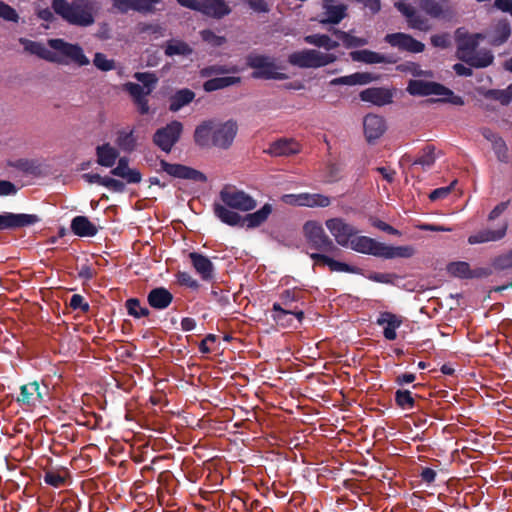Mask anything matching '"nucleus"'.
<instances>
[{"instance_id": "4", "label": "nucleus", "mask_w": 512, "mask_h": 512, "mask_svg": "<svg viewBox=\"0 0 512 512\" xmlns=\"http://www.w3.org/2000/svg\"><path fill=\"white\" fill-rule=\"evenodd\" d=\"M337 57L332 53L322 52L316 49H303L293 52L288 57V62L299 68H321L335 62Z\"/></svg>"}, {"instance_id": "60", "label": "nucleus", "mask_w": 512, "mask_h": 512, "mask_svg": "<svg viewBox=\"0 0 512 512\" xmlns=\"http://www.w3.org/2000/svg\"><path fill=\"white\" fill-rule=\"evenodd\" d=\"M70 307L73 309H79L83 312L89 310V304L84 300L83 296L74 294L70 299Z\"/></svg>"}, {"instance_id": "18", "label": "nucleus", "mask_w": 512, "mask_h": 512, "mask_svg": "<svg viewBox=\"0 0 512 512\" xmlns=\"http://www.w3.org/2000/svg\"><path fill=\"white\" fill-rule=\"evenodd\" d=\"M38 221V217L32 214L3 213L0 214V230L30 226Z\"/></svg>"}, {"instance_id": "42", "label": "nucleus", "mask_w": 512, "mask_h": 512, "mask_svg": "<svg viewBox=\"0 0 512 512\" xmlns=\"http://www.w3.org/2000/svg\"><path fill=\"white\" fill-rule=\"evenodd\" d=\"M331 204V200L328 196L320 193H302V204L303 207H328Z\"/></svg>"}, {"instance_id": "41", "label": "nucleus", "mask_w": 512, "mask_h": 512, "mask_svg": "<svg viewBox=\"0 0 512 512\" xmlns=\"http://www.w3.org/2000/svg\"><path fill=\"white\" fill-rule=\"evenodd\" d=\"M195 97L194 92L189 89L177 91L170 99V110L176 112L183 106L189 104Z\"/></svg>"}, {"instance_id": "50", "label": "nucleus", "mask_w": 512, "mask_h": 512, "mask_svg": "<svg viewBox=\"0 0 512 512\" xmlns=\"http://www.w3.org/2000/svg\"><path fill=\"white\" fill-rule=\"evenodd\" d=\"M0 18L16 23L19 20V15L14 8L0 1Z\"/></svg>"}, {"instance_id": "10", "label": "nucleus", "mask_w": 512, "mask_h": 512, "mask_svg": "<svg viewBox=\"0 0 512 512\" xmlns=\"http://www.w3.org/2000/svg\"><path fill=\"white\" fill-rule=\"evenodd\" d=\"M325 225L335 241L342 247H348L352 236L357 232L355 227L346 223L342 218L328 219Z\"/></svg>"}, {"instance_id": "51", "label": "nucleus", "mask_w": 512, "mask_h": 512, "mask_svg": "<svg viewBox=\"0 0 512 512\" xmlns=\"http://www.w3.org/2000/svg\"><path fill=\"white\" fill-rule=\"evenodd\" d=\"M421 8L433 17H438L442 13V8L435 0H421Z\"/></svg>"}, {"instance_id": "17", "label": "nucleus", "mask_w": 512, "mask_h": 512, "mask_svg": "<svg viewBox=\"0 0 512 512\" xmlns=\"http://www.w3.org/2000/svg\"><path fill=\"white\" fill-rule=\"evenodd\" d=\"M364 135L368 143H374L386 131V123L381 116L368 114L363 120Z\"/></svg>"}, {"instance_id": "59", "label": "nucleus", "mask_w": 512, "mask_h": 512, "mask_svg": "<svg viewBox=\"0 0 512 512\" xmlns=\"http://www.w3.org/2000/svg\"><path fill=\"white\" fill-rule=\"evenodd\" d=\"M455 183H456V181L452 182L449 186L441 187V188H437V189L433 190L430 193L429 198L432 201L446 198L451 193V190Z\"/></svg>"}, {"instance_id": "11", "label": "nucleus", "mask_w": 512, "mask_h": 512, "mask_svg": "<svg viewBox=\"0 0 512 512\" xmlns=\"http://www.w3.org/2000/svg\"><path fill=\"white\" fill-rule=\"evenodd\" d=\"M44 398L43 391L37 381L24 384L20 387V395L17 402L22 406L34 408L42 404Z\"/></svg>"}, {"instance_id": "1", "label": "nucleus", "mask_w": 512, "mask_h": 512, "mask_svg": "<svg viewBox=\"0 0 512 512\" xmlns=\"http://www.w3.org/2000/svg\"><path fill=\"white\" fill-rule=\"evenodd\" d=\"M51 6L69 24L87 27L95 22L97 9L92 0H53Z\"/></svg>"}, {"instance_id": "39", "label": "nucleus", "mask_w": 512, "mask_h": 512, "mask_svg": "<svg viewBox=\"0 0 512 512\" xmlns=\"http://www.w3.org/2000/svg\"><path fill=\"white\" fill-rule=\"evenodd\" d=\"M304 41L307 44L324 48L327 51L334 50L339 47V42L332 40L328 35L325 34H313L304 37Z\"/></svg>"}, {"instance_id": "8", "label": "nucleus", "mask_w": 512, "mask_h": 512, "mask_svg": "<svg viewBox=\"0 0 512 512\" xmlns=\"http://www.w3.org/2000/svg\"><path fill=\"white\" fill-rule=\"evenodd\" d=\"M303 234L306 241L316 250L326 251L333 246L331 239L326 235L321 223L309 220L303 225Z\"/></svg>"}, {"instance_id": "43", "label": "nucleus", "mask_w": 512, "mask_h": 512, "mask_svg": "<svg viewBox=\"0 0 512 512\" xmlns=\"http://www.w3.org/2000/svg\"><path fill=\"white\" fill-rule=\"evenodd\" d=\"M117 146L123 151H132L136 147V137L133 129H123L118 131L116 138Z\"/></svg>"}, {"instance_id": "14", "label": "nucleus", "mask_w": 512, "mask_h": 512, "mask_svg": "<svg viewBox=\"0 0 512 512\" xmlns=\"http://www.w3.org/2000/svg\"><path fill=\"white\" fill-rule=\"evenodd\" d=\"M160 167L168 175L176 178L189 179L195 182L206 181V176L203 173L181 164H171L166 161H161Z\"/></svg>"}, {"instance_id": "45", "label": "nucleus", "mask_w": 512, "mask_h": 512, "mask_svg": "<svg viewBox=\"0 0 512 512\" xmlns=\"http://www.w3.org/2000/svg\"><path fill=\"white\" fill-rule=\"evenodd\" d=\"M511 28L509 23L506 20H500L494 27L491 42L494 45H500L507 41L510 37Z\"/></svg>"}, {"instance_id": "22", "label": "nucleus", "mask_w": 512, "mask_h": 512, "mask_svg": "<svg viewBox=\"0 0 512 512\" xmlns=\"http://www.w3.org/2000/svg\"><path fill=\"white\" fill-rule=\"evenodd\" d=\"M403 318L391 312H383L377 319V324L384 328L383 334L387 340H395L396 330L402 325Z\"/></svg>"}, {"instance_id": "21", "label": "nucleus", "mask_w": 512, "mask_h": 512, "mask_svg": "<svg viewBox=\"0 0 512 512\" xmlns=\"http://www.w3.org/2000/svg\"><path fill=\"white\" fill-rule=\"evenodd\" d=\"M302 146L295 139L282 138L270 144L267 152L272 156H290L300 153Z\"/></svg>"}, {"instance_id": "48", "label": "nucleus", "mask_w": 512, "mask_h": 512, "mask_svg": "<svg viewBox=\"0 0 512 512\" xmlns=\"http://www.w3.org/2000/svg\"><path fill=\"white\" fill-rule=\"evenodd\" d=\"M395 401L397 405L404 410L412 409L415 404L412 393L408 390H397L395 393Z\"/></svg>"}, {"instance_id": "28", "label": "nucleus", "mask_w": 512, "mask_h": 512, "mask_svg": "<svg viewBox=\"0 0 512 512\" xmlns=\"http://www.w3.org/2000/svg\"><path fill=\"white\" fill-rule=\"evenodd\" d=\"M362 101L382 106L391 102V93L384 88H368L360 93Z\"/></svg>"}, {"instance_id": "27", "label": "nucleus", "mask_w": 512, "mask_h": 512, "mask_svg": "<svg viewBox=\"0 0 512 512\" xmlns=\"http://www.w3.org/2000/svg\"><path fill=\"white\" fill-rule=\"evenodd\" d=\"M395 6L407 18L410 27L423 31L429 29L428 21L417 15L410 5L397 2Z\"/></svg>"}, {"instance_id": "32", "label": "nucleus", "mask_w": 512, "mask_h": 512, "mask_svg": "<svg viewBox=\"0 0 512 512\" xmlns=\"http://www.w3.org/2000/svg\"><path fill=\"white\" fill-rule=\"evenodd\" d=\"M376 79H377V77L373 76L370 73L357 72V73H354V74H351L348 76L335 78L330 81V85H333V86H335V85H349V86L364 85V84H368Z\"/></svg>"}, {"instance_id": "33", "label": "nucleus", "mask_w": 512, "mask_h": 512, "mask_svg": "<svg viewBox=\"0 0 512 512\" xmlns=\"http://www.w3.org/2000/svg\"><path fill=\"white\" fill-rule=\"evenodd\" d=\"M111 173L125 179L128 183H138L141 181L140 172L130 169L126 158L119 159L117 166L112 169Z\"/></svg>"}, {"instance_id": "35", "label": "nucleus", "mask_w": 512, "mask_h": 512, "mask_svg": "<svg viewBox=\"0 0 512 512\" xmlns=\"http://www.w3.org/2000/svg\"><path fill=\"white\" fill-rule=\"evenodd\" d=\"M215 124L212 122H204L197 126L194 132L195 142L202 147H208L212 144V138L214 136Z\"/></svg>"}, {"instance_id": "55", "label": "nucleus", "mask_w": 512, "mask_h": 512, "mask_svg": "<svg viewBox=\"0 0 512 512\" xmlns=\"http://www.w3.org/2000/svg\"><path fill=\"white\" fill-rule=\"evenodd\" d=\"M328 267L332 272L356 273L358 271L356 267L336 261L334 259H331Z\"/></svg>"}, {"instance_id": "63", "label": "nucleus", "mask_w": 512, "mask_h": 512, "mask_svg": "<svg viewBox=\"0 0 512 512\" xmlns=\"http://www.w3.org/2000/svg\"><path fill=\"white\" fill-rule=\"evenodd\" d=\"M435 161L434 153L433 151L429 150L424 155L420 156L413 165H421L423 167H430L433 165Z\"/></svg>"}, {"instance_id": "16", "label": "nucleus", "mask_w": 512, "mask_h": 512, "mask_svg": "<svg viewBox=\"0 0 512 512\" xmlns=\"http://www.w3.org/2000/svg\"><path fill=\"white\" fill-rule=\"evenodd\" d=\"M322 8L323 16L319 20L322 24H338L347 15V5L336 0H323Z\"/></svg>"}, {"instance_id": "44", "label": "nucleus", "mask_w": 512, "mask_h": 512, "mask_svg": "<svg viewBox=\"0 0 512 512\" xmlns=\"http://www.w3.org/2000/svg\"><path fill=\"white\" fill-rule=\"evenodd\" d=\"M353 61L364 62L367 64H376L385 62V57L379 53L370 50H359L350 53Z\"/></svg>"}, {"instance_id": "2", "label": "nucleus", "mask_w": 512, "mask_h": 512, "mask_svg": "<svg viewBox=\"0 0 512 512\" xmlns=\"http://www.w3.org/2000/svg\"><path fill=\"white\" fill-rule=\"evenodd\" d=\"M483 38L484 36L480 33L468 34L462 29L457 30L458 58L477 68L489 66L493 62L492 53L488 50H477L478 43Z\"/></svg>"}, {"instance_id": "57", "label": "nucleus", "mask_w": 512, "mask_h": 512, "mask_svg": "<svg viewBox=\"0 0 512 512\" xmlns=\"http://www.w3.org/2000/svg\"><path fill=\"white\" fill-rule=\"evenodd\" d=\"M201 36H202V39L209 43L210 45L212 46H221L222 44L225 43V38L224 37H221V36H218V35H215L212 31L210 30H204L201 32Z\"/></svg>"}, {"instance_id": "24", "label": "nucleus", "mask_w": 512, "mask_h": 512, "mask_svg": "<svg viewBox=\"0 0 512 512\" xmlns=\"http://www.w3.org/2000/svg\"><path fill=\"white\" fill-rule=\"evenodd\" d=\"M197 11L211 17L221 18L230 13V8L224 0H200Z\"/></svg>"}, {"instance_id": "26", "label": "nucleus", "mask_w": 512, "mask_h": 512, "mask_svg": "<svg viewBox=\"0 0 512 512\" xmlns=\"http://www.w3.org/2000/svg\"><path fill=\"white\" fill-rule=\"evenodd\" d=\"M415 254V249L413 246L404 245V246H391L385 243H381L380 254L379 257L385 259H394V258H410Z\"/></svg>"}, {"instance_id": "61", "label": "nucleus", "mask_w": 512, "mask_h": 512, "mask_svg": "<svg viewBox=\"0 0 512 512\" xmlns=\"http://www.w3.org/2000/svg\"><path fill=\"white\" fill-rule=\"evenodd\" d=\"M135 78L143 84V87H151L152 89L157 82V78L152 73H136Z\"/></svg>"}, {"instance_id": "40", "label": "nucleus", "mask_w": 512, "mask_h": 512, "mask_svg": "<svg viewBox=\"0 0 512 512\" xmlns=\"http://www.w3.org/2000/svg\"><path fill=\"white\" fill-rule=\"evenodd\" d=\"M241 79L237 76H226L213 78L206 81L203 85L205 91L211 92L218 89L226 88L235 84L240 83Z\"/></svg>"}, {"instance_id": "29", "label": "nucleus", "mask_w": 512, "mask_h": 512, "mask_svg": "<svg viewBox=\"0 0 512 512\" xmlns=\"http://www.w3.org/2000/svg\"><path fill=\"white\" fill-rule=\"evenodd\" d=\"M447 272L449 275L458 278H476L480 277L482 269L471 270L470 265L464 261L451 262L447 265Z\"/></svg>"}, {"instance_id": "54", "label": "nucleus", "mask_w": 512, "mask_h": 512, "mask_svg": "<svg viewBox=\"0 0 512 512\" xmlns=\"http://www.w3.org/2000/svg\"><path fill=\"white\" fill-rule=\"evenodd\" d=\"M229 72L236 73V72H238V69L235 66L231 67L229 69H226L223 66L215 65V66H210V67H207V68H204L201 70V74L204 77L211 76L214 74H224V73H229Z\"/></svg>"}, {"instance_id": "19", "label": "nucleus", "mask_w": 512, "mask_h": 512, "mask_svg": "<svg viewBox=\"0 0 512 512\" xmlns=\"http://www.w3.org/2000/svg\"><path fill=\"white\" fill-rule=\"evenodd\" d=\"M348 247L352 250L379 257L381 242L367 236H360L357 233L352 236Z\"/></svg>"}, {"instance_id": "36", "label": "nucleus", "mask_w": 512, "mask_h": 512, "mask_svg": "<svg viewBox=\"0 0 512 512\" xmlns=\"http://www.w3.org/2000/svg\"><path fill=\"white\" fill-rule=\"evenodd\" d=\"M96 154L98 164L104 167H112L119 155L117 149L108 143L98 146Z\"/></svg>"}, {"instance_id": "64", "label": "nucleus", "mask_w": 512, "mask_h": 512, "mask_svg": "<svg viewBox=\"0 0 512 512\" xmlns=\"http://www.w3.org/2000/svg\"><path fill=\"white\" fill-rule=\"evenodd\" d=\"M496 99L503 105H507L512 101V85H509L506 89L500 90L496 94Z\"/></svg>"}, {"instance_id": "52", "label": "nucleus", "mask_w": 512, "mask_h": 512, "mask_svg": "<svg viewBox=\"0 0 512 512\" xmlns=\"http://www.w3.org/2000/svg\"><path fill=\"white\" fill-rule=\"evenodd\" d=\"M493 266L496 269L505 270L512 268V250L508 253L496 257L493 261Z\"/></svg>"}, {"instance_id": "34", "label": "nucleus", "mask_w": 512, "mask_h": 512, "mask_svg": "<svg viewBox=\"0 0 512 512\" xmlns=\"http://www.w3.org/2000/svg\"><path fill=\"white\" fill-rule=\"evenodd\" d=\"M172 294L165 288H155L148 294L150 306L156 309H165L172 302Z\"/></svg>"}, {"instance_id": "30", "label": "nucleus", "mask_w": 512, "mask_h": 512, "mask_svg": "<svg viewBox=\"0 0 512 512\" xmlns=\"http://www.w3.org/2000/svg\"><path fill=\"white\" fill-rule=\"evenodd\" d=\"M72 232L80 237L96 235L97 227L85 216H76L71 222Z\"/></svg>"}, {"instance_id": "23", "label": "nucleus", "mask_w": 512, "mask_h": 512, "mask_svg": "<svg viewBox=\"0 0 512 512\" xmlns=\"http://www.w3.org/2000/svg\"><path fill=\"white\" fill-rule=\"evenodd\" d=\"M125 89L134 98L138 111L141 114H147L149 112V105L146 96L152 92V88L143 87L135 83H127L125 84Z\"/></svg>"}, {"instance_id": "12", "label": "nucleus", "mask_w": 512, "mask_h": 512, "mask_svg": "<svg viewBox=\"0 0 512 512\" xmlns=\"http://www.w3.org/2000/svg\"><path fill=\"white\" fill-rule=\"evenodd\" d=\"M237 130L238 127L236 122L231 120L215 124L212 144L220 148H228L232 144L237 134Z\"/></svg>"}, {"instance_id": "58", "label": "nucleus", "mask_w": 512, "mask_h": 512, "mask_svg": "<svg viewBox=\"0 0 512 512\" xmlns=\"http://www.w3.org/2000/svg\"><path fill=\"white\" fill-rule=\"evenodd\" d=\"M160 0H133V10L140 12H150L153 10L155 4Z\"/></svg>"}, {"instance_id": "25", "label": "nucleus", "mask_w": 512, "mask_h": 512, "mask_svg": "<svg viewBox=\"0 0 512 512\" xmlns=\"http://www.w3.org/2000/svg\"><path fill=\"white\" fill-rule=\"evenodd\" d=\"M273 320L280 326H289L292 317H295L299 322L303 319V311L292 310L288 307L283 308L281 304H273Z\"/></svg>"}, {"instance_id": "31", "label": "nucleus", "mask_w": 512, "mask_h": 512, "mask_svg": "<svg viewBox=\"0 0 512 512\" xmlns=\"http://www.w3.org/2000/svg\"><path fill=\"white\" fill-rule=\"evenodd\" d=\"M20 43L24 46L25 51L35 54L40 58L48 61H60V59L50 50H48L43 44L34 42L28 39L20 38Z\"/></svg>"}, {"instance_id": "20", "label": "nucleus", "mask_w": 512, "mask_h": 512, "mask_svg": "<svg viewBox=\"0 0 512 512\" xmlns=\"http://www.w3.org/2000/svg\"><path fill=\"white\" fill-rule=\"evenodd\" d=\"M508 224L503 221L497 229H483L468 238V243L471 245L481 244L486 242H493L502 239L506 235Z\"/></svg>"}, {"instance_id": "5", "label": "nucleus", "mask_w": 512, "mask_h": 512, "mask_svg": "<svg viewBox=\"0 0 512 512\" xmlns=\"http://www.w3.org/2000/svg\"><path fill=\"white\" fill-rule=\"evenodd\" d=\"M222 206L242 212H248L256 207V201L246 192L237 189L235 186H225L220 191Z\"/></svg>"}, {"instance_id": "13", "label": "nucleus", "mask_w": 512, "mask_h": 512, "mask_svg": "<svg viewBox=\"0 0 512 512\" xmlns=\"http://www.w3.org/2000/svg\"><path fill=\"white\" fill-rule=\"evenodd\" d=\"M407 91L411 95H438V96H449L452 94L450 90L444 86L435 83L427 82L423 80H411L408 84Z\"/></svg>"}, {"instance_id": "56", "label": "nucleus", "mask_w": 512, "mask_h": 512, "mask_svg": "<svg viewBox=\"0 0 512 512\" xmlns=\"http://www.w3.org/2000/svg\"><path fill=\"white\" fill-rule=\"evenodd\" d=\"M493 149L497 155V158L500 161L506 162L508 160V148L502 138L495 140V144H493Z\"/></svg>"}, {"instance_id": "7", "label": "nucleus", "mask_w": 512, "mask_h": 512, "mask_svg": "<svg viewBox=\"0 0 512 512\" xmlns=\"http://www.w3.org/2000/svg\"><path fill=\"white\" fill-rule=\"evenodd\" d=\"M247 64L255 71L252 76L254 78L266 79H285L286 75L278 72V67L274 60L270 57L252 54L247 58Z\"/></svg>"}, {"instance_id": "15", "label": "nucleus", "mask_w": 512, "mask_h": 512, "mask_svg": "<svg viewBox=\"0 0 512 512\" xmlns=\"http://www.w3.org/2000/svg\"><path fill=\"white\" fill-rule=\"evenodd\" d=\"M385 41L392 47H396L400 50L419 53L425 48V45L408 34L405 33H392L385 36Z\"/></svg>"}, {"instance_id": "49", "label": "nucleus", "mask_w": 512, "mask_h": 512, "mask_svg": "<svg viewBox=\"0 0 512 512\" xmlns=\"http://www.w3.org/2000/svg\"><path fill=\"white\" fill-rule=\"evenodd\" d=\"M126 307L128 310V313L136 318L147 316L149 311L147 308H144L140 305V302L138 299H129L126 302Z\"/></svg>"}, {"instance_id": "6", "label": "nucleus", "mask_w": 512, "mask_h": 512, "mask_svg": "<svg viewBox=\"0 0 512 512\" xmlns=\"http://www.w3.org/2000/svg\"><path fill=\"white\" fill-rule=\"evenodd\" d=\"M48 45L55 50L53 52L60 61L56 63H67L72 61L80 66L87 65L89 63L88 58L84 55L82 48L77 44H71L65 42L62 39H50Z\"/></svg>"}, {"instance_id": "38", "label": "nucleus", "mask_w": 512, "mask_h": 512, "mask_svg": "<svg viewBox=\"0 0 512 512\" xmlns=\"http://www.w3.org/2000/svg\"><path fill=\"white\" fill-rule=\"evenodd\" d=\"M164 52L169 57L189 56L190 54H192L193 49L188 43L182 40L171 39L166 42Z\"/></svg>"}, {"instance_id": "3", "label": "nucleus", "mask_w": 512, "mask_h": 512, "mask_svg": "<svg viewBox=\"0 0 512 512\" xmlns=\"http://www.w3.org/2000/svg\"><path fill=\"white\" fill-rule=\"evenodd\" d=\"M272 212V206L265 204L261 209L254 213H250L245 217H241L237 212H234L226 207L215 204L214 213L224 223L230 226H246L247 228H254L264 223Z\"/></svg>"}, {"instance_id": "9", "label": "nucleus", "mask_w": 512, "mask_h": 512, "mask_svg": "<svg viewBox=\"0 0 512 512\" xmlns=\"http://www.w3.org/2000/svg\"><path fill=\"white\" fill-rule=\"evenodd\" d=\"M182 130V123L179 121H172L155 132L153 142L163 151L170 152L172 147L179 140Z\"/></svg>"}, {"instance_id": "53", "label": "nucleus", "mask_w": 512, "mask_h": 512, "mask_svg": "<svg viewBox=\"0 0 512 512\" xmlns=\"http://www.w3.org/2000/svg\"><path fill=\"white\" fill-rule=\"evenodd\" d=\"M93 63L98 69L102 71H109L114 68L113 60L107 59V57L102 53L95 54Z\"/></svg>"}, {"instance_id": "37", "label": "nucleus", "mask_w": 512, "mask_h": 512, "mask_svg": "<svg viewBox=\"0 0 512 512\" xmlns=\"http://www.w3.org/2000/svg\"><path fill=\"white\" fill-rule=\"evenodd\" d=\"M189 257L195 270L201 275L203 279L206 280L211 278L213 272V264L206 256L193 252L190 253Z\"/></svg>"}, {"instance_id": "47", "label": "nucleus", "mask_w": 512, "mask_h": 512, "mask_svg": "<svg viewBox=\"0 0 512 512\" xmlns=\"http://www.w3.org/2000/svg\"><path fill=\"white\" fill-rule=\"evenodd\" d=\"M67 477L68 472L64 469L49 470L45 473L44 480L47 484L58 488L65 485Z\"/></svg>"}, {"instance_id": "46", "label": "nucleus", "mask_w": 512, "mask_h": 512, "mask_svg": "<svg viewBox=\"0 0 512 512\" xmlns=\"http://www.w3.org/2000/svg\"><path fill=\"white\" fill-rule=\"evenodd\" d=\"M334 34L337 36V38L339 40L342 41V44L346 48H356V47H361V46H365L366 44H368V40L366 38L356 37V36L352 35L351 32L335 30Z\"/></svg>"}, {"instance_id": "62", "label": "nucleus", "mask_w": 512, "mask_h": 512, "mask_svg": "<svg viewBox=\"0 0 512 512\" xmlns=\"http://www.w3.org/2000/svg\"><path fill=\"white\" fill-rule=\"evenodd\" d=\"M249 7L257 13H265L269 11L268 4L265 0H244Z\"/></svg>"}]
</instances>
